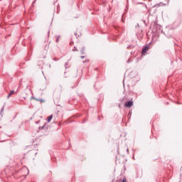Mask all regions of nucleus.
I'll return each mask as SVG.
<instances>
[{
    "label": "nucleus",
    "mask_w": 182,
    "mask_h": 182,
    "mask_svg": "<svg viewBox=\"0 0 182 182\" xmlns=\"http://www.w3.org/2000/svg\"><path fill=\"white\" fill-rule=\"evenodd\" d=\"M31 99H34L35 100H37L38 102H45L44 100H39V99L35 98V97H31Z\"/></svg>",
    "instance_id": "nucleus-4"
},
{
    "label": "nucleus",
    "mask_w": 182,
    "mask_h": 182,
    "mask_svg": "<svg viewBox=\"0 0 182 182\" xmlns=\"http://www.w3.org/2000/svg\"><path fill=\"white\" fill-rule=\"evenodd\" d=\"M85 56H81V59H84Z\"/></svg>",
    "instance_id": "nucleus-10"
},
{
    "label": "nucleus",
    "mask_w": 182,
    "mask_h": 182,
    "mask_svg": "<svg viewBox=\"0 0 182 182\" xmlns=\"http://www.w3.org/2000/svg\"><path fill=\"white\" fill-rule=\"evenodd\" d=\"M53 117V115H50L48 117V119H47L48 123H49L52 120Z\"/></svg>",
    "instance_id": "nucleus-5"
},
{
    "label": "nucleus",
    "mask_w": 182,
    "mask_h": 182,
    "mask_svg": "<svg viewBox=\"0 0 182 182\" xmlns=\"http://www.w3.org/2000/svg\"><path fill=\"white\" fill-rule=\"evenodd\" d=\"M14 93H15V91L14 90H11L10 92V93L7 95V99H9V97H11V95H14Z\"/></svg>",
    "instance_id": "nucleus-3"
},
{
    "label": "nucleus",
    "mask_w": 182,
    "mask_h": 182,
    "mask_svg": "<svg viewBox=\"0 0 182 182\" xmlns=\"http://www.w3.org/2000/svg\"><path fill=\"white\" fill-rule=\"evenodd\" d=\"M149 50V46H146L144 48H143L142 50V55H144V53H146V52H147Z\"/></svg>",
    "instance_id": "nucleus-2"
},
{
    "label": "nucleus",
    "mask_w": 182,
    "mask_h": 182,
    "mask_svg": "<svg viewBox=\"0 0 182 182\" xmlns=\"http://www.w3.org/2000/svg\"><path fill=\"white\" fill-rule=\"evenodd\" d=\"M1 113H2V112H4V107H3V108H1Z\"/></svg>",
    "instance_id": "nucleus-9"
},
{
    "label": "nucleus",
    "mask_w": 182,
    "mask_h": 182,
    "mask_svg": "<svg viewBox=\"0 0 182 182\" xmlns=\"http://www.w3.org/2000/svg\"><path fill=\"white\" fill-rule=\"evenodd\" d=\"M59 38H60V36H58V37L57 38L56 42H59Z\"/></svg>",
    "instance_id": "nucleus-7"
},
{
    "label": "nucleus",
    "mask_w": 182,
    "mask_h": 182,
    "mask_svg": "<svg viewBox=\"0 0 182 182\" xmlns=\"http://www.w3.org/2000/svg\"><path fill=\"white\" fill-rule=\"evenodd\" d=\"M43 127H45V126H43V127H41V129H43Z\"/></svg>",
    "instance_id": "nucleus-11"
},
{
    "label": "nucleus",
    "mask_w": 182,
    "mask_h": 182,
    "mask_svg": "<svg viewBox=\"0 0 182 182\" xmlns=\"http://www.w3.org/2000/svg\"><path fill=\"white\" fill-rule=\"evenodd\" d=\"M81 53L82 55L85 54V48H82V49L81 50Z\"/></svg>",
    "instance_id": "nucleus-6"
},
{
    "label": "nucleus",
    "mask_w": 182,
    "mask_h": 182,
    "mask_svg": "<svg viewBox=\"0 0 182 182\" xmlns=\"http://www.w3.org/2000/svg\"><path fill=\"white\" fill-rule=\"evenodd\" d=\"M24 168V170H27L28 173H29V171L28 170V168Z\"/></svg>",
    "instance_id": "nucleus-8"
},
{
    "label": "nucleus",
    "mask_w": 182,
    "mask_h": 182,
    "mask_svg": "<svg viewBox=\"0 0 182 182\" xmlns=\"http://www.w3.org/2000/svg\"><path fill=\"white\" fill-rule=\"evenodd\" d=\"M132 106H133V102L132 101L125 103L126 107H132Z\"/></svg>",
    "instance_id": "nucleus-1"
}]
</instances>
